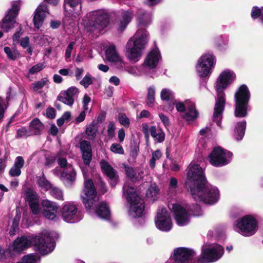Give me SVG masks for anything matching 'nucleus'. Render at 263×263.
<instances>
[{"mask_svg":"<svg viewBox=\"0 0 263 263\" xmlns=\"http://www.w3.org/2000/svg\"><path fill=\"white\" fill-rule=\"evenodd\" d=\"M185 185L193 198L197 201L213 204L219 199L218 188L208 183L203 169L199 164L193 162L188 167Z\"/></svg>","mask_w":263,"mask_h":263,"instance_id":"1","label":"nucleus"},{"mask_svg":"<svg viewBox=\"0 0 263 263\" xmlns=\"http://www.w3.org/2000/svg\"><path fill=\"white\" fill-rule=\"evenodd\" d=\"M32 245L35 250L42 255L51 253L55 248L54 239L52 233L44 230L40 235L22 236L17 237L13 242V250L21 252Z\"/></svg>","mask_w":263,"mask_h":263,"instance_id":"2","label":"nucleus"},{"mask_svg":"<svg viewBox=\"0 0 263 263\" xmlns=\"http://www.w3.org/2000/svg\"><path fill=\"white\" fill-rule=\"evenodd\" d=\"M84 185L81 197L89 213L94 212L99 218L108 219L110 216V212L107 204L106 202H101L97 205L95 204L98 198L92 181L91 179H85Z\"/></svg>","mask_w":263,"mask_h":263,"instance_id":"3","label":"nucleus"},{"mask_svg":"<svg viewBox=\"0 0 263 263\" xmlns=\"http://www.w3.org/2000/svg\"><path fill=\"white\" fill-rule=\"evenodd\" d=\"M235 78V75L233 72L226 70L220 73L216 82L215 87L217 97L214 107L213 120L219 127L221 126V120L226 102L224 90L234 81Z\"/></svg>","mask_w":263,"mask_h":263,"instance_id":"4","label":"nucleus"},{"mask_svg":"<svg viewBox=\"0 0 263 263\" xmlns=\"http://www.w3.org/2000/svg\"><path fill=\"white\" fill-rule=\"evenodd\" d=\"M149 40V34L144 28H139L126 45L125 55L132 62H138L146 48Z\"/></svg>","mask_w":263,"mask_h":263,"instance_id":"5","label":"nucleus"},{"mask_svg":"<svg viewBox=\"0 0 263 263\" xmlns=\"http://www.w3.org/2000/svg\"><path fill=\"white\" fill-rule=\"evenodd\" d=\"M109 21V15L106 11L97 10L88 13L81 23L86 32H99L108 26Z\"/></svg>","mask_w":263,"mask_h":263,"instance_id":"6","label":"nucleus"},{"mask_svg":"<svg viewBox=\"0 0 263 263\" xmlns=\"http://www.w3.org/2000/svg\"><path fill=\"white\" fill-rule=\"evenodd\" d=\"M168 207L173 211L176 223L179 226L187 224L191 216H199L202 214L200 207L197 204L175 203L169 204Z\"/></svg>","mask_w":263,"mask_h":263,"instance_id":"7","label":"nucleus"},{"mask_svg":"<svg viewBox=\"0 0 263 263\" xmlns=\"http://www.w3.org/2000/svg\"><path fill=\"white\" fill-rule=\"evenodd\" d=\"M123 196L130 204L128 211L129 216L133 218L141 217L144 211V202L138 196L135 188L126 182L123 187Z\"/></svg>","mask_w":263,"mask_h":263,"instance_id":"8","label":"nucleus"},{"mask_svg":"<svg viewBox=\"0 0 263 263\" xmlns=\"http://www.w3.org/2000/svg\"><path fill=\"white\" fill-rule=\"evenodd\" d=\"M250 92L247 86L241 85L235 94V111L236 117L243 118L247 115V106L250 99Z\"/></svg>","mask_w":263,"mask_h":263,"instance_id":"9","label":"nucleus"},{"mask_svg":"<svg viewBox=\"0 0 263 263\" xmlns=\"http://www.w3.org/2000/svg\"><path fill=\"white\" fill-rule=\"evenodd\" d=\"M234 230L240 235L249 237L253 235L258 229V222L252 215H246L236 220Z\"/></svg>","mask_w":263,"mask_h":263,"instance_id":"10","label":"nucleus"},{"mask_svg":"<svg viewBox=\"0 0 263 263\" xmlns=\"http://www.w3.org/2000/svg\"><path fill=\"white\" fill-rule=\"evenodd\" d=\"M224 249L218 244L204 245L202 247L201 254L198 258V263H210L220 259L223 255Z\"/></svg>","mask_w":263,"mask_h":263,"instance_id":"11","label":"nucleus"},{"mask_svg":"<svg viewBox=\"0 0 263 263\" xmlns=\"http://www.w3.org/2000/svg\"><path fill=\"white\" fill-rule=\"evenodd\" d=\"M174 104L177 111L180 113L181 118L186 121H192L198 117L195 104L190 100H186L184 102L175 101Z\"/></svg>","mask_w":263,"mask_h":263,"instance_id":"12","label":"nucleus"},{"mask_svg":"<svg viewBox=\"0 0 263 263\" xmlns=\"http://www.w3.org/2000/svg\"><path fill=\"white\" fill-rule=\"evenodd\" d=\"M232 153L220 147H215L208 157L210 163L215 167L229 164L232 159Z\"/></svg>","mask_w":263,"mask_h":263,"instance_id":"13","label":"nucleus"},{"mask_svg":"<svg viewBox=\"0 0 263 263\" xmlns=\"http://www.w3.org/2000/svg\"><path fill=\"white\" fill-rule=\"evenodd\" d=\"M63 152H60L57 156L58 164L64 168L61 175L60 179L67 186H71L75 181L76 173L71 165H67L65 158L62 157Z\"/></svg>","mask_w":263,"mask_h":263,"instance_id":"14","label":"nucleus"},{"mask_svg":"<svg viewBox=\"0 0 263 263\" xmlns=\"http://www.w3.org/2000/svg\"><path fill=\"white\" fill-rule=\"evenodd\" d=\"M215 63L216 60L212 54L207 53L203 55L198 60L196 66L197 74L200 78L209 76Z\"/></svg>","mask_w":263,"mask_h":263,"instance_id":"15","label":"nucleus"},{"mask_svg":"<svg viewBox=\"0 0 263 263\" xmlns=\"http://www.w3.org/2000/svg\"><path fill=\"white\" fill-rule=\"evenodd\" d=\"M20 0L12 3L11 8L7 11L5 16L0 23V27L4 31L7 32L13 27V25L16 22L15 18L20 9Z\"/></svg>","mask_w":263,"mask_h":263,"instance_id":"16","label":"nucleus"},{"mask_svg":"<svg viewBox=\"0 0 263 263\" xmlns=\"http://www.w3.org/2000/svg\"><path fill=\"white\" fill-rule=\"evenodd\" d=\"M156 227L163 232L170 231L173 226L170 214L165 208H160L155 219Z\"/></svg>","mask_w":263,"mask_h":263,"instance_id":"17","label":"nucleus"},{"mask_svg":"<svg viewBox=\"0 0 263 263\" xmlns=\"http://www.w3.org/2000/svg\"><path fill=\"white\" fill-rule=\"evenodd\" d=\"M195 255L192 249L179 247L174 250L171 258L176 263H192Z\"/></svg>","mask_w":263,"mask_h":263,"instance_id":"18","label":"nucleus"},{"mask_svg":"<svg viewBox=\"0 0 263 263\" xmlns=\"http://www.w3.org/2000/svg\"><path fill=\"white\" fill-rule=\"evenodd\" d=\"M61 216L65 221L69 223L77 222L82 218V215L78 211L76 205L71 203H66L63 205Z\"/></svg>","mask_w":263,"mask_h":263,"instance_id":"19","label":"nucleus"},{"mask_svg":"<svg viewBox=\"0 0 263 263\" xmlns=\"http://www.w3.org/2000/svg\"><path fill=\"white\" fill-rule=\"evenodd\" d=\"M105 53L106 60L113 63L117 68L122 69L125 67V63L119 55L115 45L107 46Z\"/></svg>","mask_w":263,"mask_h":263,"instance_id":"20","label":"nucleus"},{"mask_svg":"<svg viewBox=\"0 0 263 263\" xmlns=\"http://www.w3.org/2000/svg\"><path fill=\"white\" fill-rule=\"evenodd\" d=\"M41 205L43 209L42 214L46 218L53 221L58 220L59 207L55 202L46 199L42 201Z\"/></svg>","mask_w":263,"mask_h":263,"instance_id":"21","label":"nucleus"},{"mask_svg":"<svg viewBox=\"0 0 263 263\" xmlns=\"http://www.w3.org/2000/svg\"><path fill=\"white\" fill-rule=\"evenodd\" d=\"M64 7L66 15L76 18L81 11V4L80 0H65Z\"/></svg>","mask_w":263,"mask_h":263,"instance_id":"22","label":"nucleus"},{"mask_svg":"<svg viewBox=\"0 0 263 263\" xmlns=\"http://www.w3.org/2000/svg\"><path fill=\"white\" fill-rule=\"evenodd\" d=\"M100 167L102 172L108 178L110 185L114 187L117 182L118 176L116 170L104 160H102L100 162Z\"/></svg>","mask_w":263,"mask_h":263,"instance_id":"23","label":"nucleus"},{"mask_svg":"<svg viewBox=\"0 0 263 263\" xmlns=\"http://www.w3.org/2000/svg\"><path fill=\"white\" fill-rule=\"evenodd\" d=\"M161 59V56L159 50L157 47H155L148 53L144 60L143 66L153 69L156 67Z\"/></svg>","mask_w":263,"mask_h":263,"instance_id":"24","label":"nucleus"},{"mask_svg":"<svg viewBox=\"0 0 263 263\" xmlns=\"http://www.w3.org/2000/svg\"><path fill=\"white\" fill-rule=\"evenodd\" d=\"M48 13L47 6L45 5H40L36 9L33 16V24L34 27L39 29L43 25L46 14Z\"/></svg>","mask_w":263,"mask_h":263,"instance_id":"25","label":"nucleus"},{"mask_svg":"<svg viewBox=\"0 0 263 263\" xmlns=\"http://www.w3.org/2000/svg\"><path fill=\"white\" fill-rule=\"evenodd\" d=\"M80 148L83 163L85 165L89 166L92 156L91 146L89 142L83 140L80 143Z\"/></svg>","mask_w":263,"mask_h":263,"instance_id":"26","label":"nucleus"},{"mask_svg":"<svg viewBox=\"0 0 263 263\" xmlns=\"http://www.w3.org/2000/svg\"><path fill=\"white\" fill-rule=\"evenodd\" d=\"M137 21L139 27H146L152 22V15L142 9H139L137 14Z\"/></svg>","mask_w":263,"mask_h":263,"instance_id":"27","label":"nucleus"},{"mask_svg":"<svg viewBox=\"0 0 263 263\" xmlns=\"http://www.w3.org/2000/svg\"><path fill=\"white\" fill-rule=\"evenodd\" d=\"M133 17V13L130 10L124 11L122 13V17L117 23L118 30L122 31L126 27L128 24L131 21Z\"/></svg>","mask_w":263,"mask_h":263,"instance_id":"28","label":"nucleus"},{"mask_svg":"<svg viewBox=\"0 0 263 263\" xmlns=\"http://www.w3.org/2000/svg\"><path fill=\"white\" fill-rule=\"evenodd\" d=\"M25 163L24 158L22 156H17L14 160V164L9 170V174L11 177H18L21 174V168Z\"/></svg>","mask_w":263,"mask_h":263,"instance_id":"29","label":"nucleus"},{"mask_svg":"<svg viewBox=\"0 0 263 263\" xmlns=\"http://www.w3.org/2000/svg\"><path fill=\"white\" fill-rule=\"evenodd\" d=\"M124 168L127 177L132 181L136 182L142 178V171H139L127 165H124Z\"/></svg>","mask_w":263,"mask_h":263,"instance_id":"30","label":"nucleus"},{"mask_svg":"<svg viewBox=\"0 0 263 263\" xmlns=\"http://www.w3.org/2000/svg\"><path fill=\"white\" fill-rule=\"evenodd\" d=\"M49 82L47 78H44L40 80L32 83L30 85L32 90L41 93L44 87L48 88Z\"/></svg>","mask_w":263,"mask_h":263,"instance_id":"31","label":"nucleus"},{"mask_svg":"<svg viewBox=\"0 0 263 263\" xmlns=\"http://www.w3.org/2000/svg\"><path fill=\"white\" fill-rule=\"evenodd\" d=\"M44 128L43 124L38 119L33 120L29 124V130L31 135H40Z\"/></svg>","mask_w":263,"mask_h":263,"instance_id":"32","label":"nucleus"},{"mask_svg":"<svg viewBox=\"0 0 263 263\" xmlns=\"http://www.w3.org/2000/svg\"><path fill=\"white\" fill-rule=\"evenodd\" d=\"M246 128V121L243 120L237 122L235 127V137L237 140H241L245 133Z\"/></svg>","mask_w":263,"mask_h":263,"instance_id":"33","label":"nucleus"},{"mask_svg":"<svg viewBox=\"0 0 263 263\" xmlns=\"http://www.w3.org/2000/svg\"><path fill=\"white\" fill-rule=\"evenodd\" d=\"M149 132L155 141L157 142H162L165 138L164 133L160 129H157L155 126H152L149 129Z\"/></svg>","mask_w":263,"mask_h":263,"instance_id":"34","label":"nucleus"},{"mask_svg":"<svg viewBox=\"0 0 263 263\" xmlns=\"http://www.w3.org/2000/svg\"><path fill=\"white\" fill-rule=\"evenodd\" d=\"M4 50L8 59L10 60L15 61L21 57L20 52L15 48L6 46Z\"/></svg>","mask_w":263,"mask_h":263,"instance_id":"35","label":"nucleus"},{"mask_svg":"<svg viewBox=\"0 0 263 263\" xmlns=\"http://www.w3.org/2000/svg\"><path fill=\"white\" fill-rule=\"evenodd\" d=\"M155 88L154 86L148 88L146 103L148 106L152 107L154 105L155 101Z\"/></svg>","mask_w":263,"mask_h":263,"instance_id":"36","label":"nucleus"},{"mask_svg":"<svg viewBox=\"0 0 263 263\" xmlns=\"http://www.w3.org/2000/svg\"><path fill=\"white\" fill-rule=\"evenodd\" d=\"M58 100L69 106H72L73 104V100L71 98L66 91V90L62 91L58 96Z\"/></svg>","mask_w":263,"mask_h":263,"instance_id":"37","label":"nucleus"},{"mask_svg":"<svg viewBox=\"0 0 263 263\" xmlns=\"http://www.w3.org/2000/svg\"><path fill=\"white\" fill-rule=\"evenodd\" d=\"M160 97L162 100L168 101L174 98V93L170 89L163 88L161 91Z\"/></svg>","mask_w":263,"mask_h":263,"instance_id":"38","label":"nucleus"},{"mask_svg":"<svg viewBox=\"0 0 263 263\" xmlns=\"http://www.w3.org/2000/svg\"><path fill=\"white\" fill-rule=\"evenodd\" d=\"M10 97L7 96L6 99L0 97V122L2 120L4 116L5 111L8 106V102Z\"/></svg>","mask_w":263,"mask_h":263,"instance_id":"39","label":"nucleus"},{"mask_svg":"<svg viewBox=\"0 0 263 263\" xmlns=\"http://www.w3.org/2000/svg\"><path fill=\"white\" fill-rule=\"evenodd\" d=\"M49 193L53 197L60 200H64L63 192L61 189L56 186H52Z\"/></svg>","mask_w":263,"mask_h":263,"instance_id":"40","label":"nucleus"},{"mask_svg":"<svg viewBox=\"0 0 263 263\" xmlns=\"http://www.w3.org/2000/svg\"><path fill=\"white\" fill-rule=\"evenodd\" d=\"M97 127L94 123H91L87 126L86 129V133L90 139H93L96 136L97 132Z\"/></svg>","mask_w":263,"mask_h":263,"instance_id":"41","label":"nucleus"},{"mask_svg":"<svg viewBox=\"0 0 263 263\" xmlns=\"http://www.w3.org/2000/svg\"><path fill=\"white\" fill-rule=\"evenodd\" d=\"M251 15L253 19L259 17L263 23V7L260 9L257 6L253 7L252 9Z\"/></svg>","mask_w":263,"mask_h":263,"instance_id":"42","label":"nucleus"},{"mask_svg":"<svg viewBox=\"0 0 263 263\" xmlns=\"http://www.w3.org/2000/svg\"><path fill=\"white\" fill-rule=\"evenodd\" d=\"M162 156L160 150H156L152 153V157L149 160V164L152 168H154L156 165V161L159 160Z\"/></svg>","mask_w":263,"mask_h":263,"instance_id":"43","label":"nucleus"},{"mask_svg":"<svg viewBox=\"0 0 263 263\" xmlns=\"http://www.w3.org/2000/svg\"><path fill=\"white\" fill-rule=\"evenodd\" d=\"M94 79V78L89 73H87L82 80L80 81V84L85 88H87L90 85L92 84Z\"/></svg>","mask_w":263,"mask_h":263,"instance_id":"44","label":"nucleus"},{"mask_svg":"<svg viewBox=\"0 0 263 263\" xmlns=\"http://www.w3.org/2000/svg\"><path fill=\"white\" fill-rule=\"evenodd\" d=\"M38 184L40 187L47 191L50 190L52 186L50 183L44 177H40L37 180Z\"/></svg>","mask_w":263,"mask_h":263,"instance_id":"45","label":"nucleus"},{"mask_svg":"<svg viewBox=\"0 0 263 263\" xmlns=\"http://www.w3.org/2000/svg\"><path fill=\"white\" fill-rule=\"evenodd\" d=\"M159 190L155 184H152L146 191V196L151 197L154 200V198L158 194Z\"/></svg>","mask_w":263,"mask_h":263,"instance_id":"46","label":"nucleus"},{"mask_svg":"<svg viewBox=\"0 0 263 263\" xmlns=\"http://www.w3.org/2000/svg\"><path fill=\"white\" fill-rule=\"evenodd\" d=\"M119 123L125 127H128L130 124V121L125 114H119L118 117Z\"/></svg>","mask_w":263,"mask_h":263,"instance_id":"47","label":"nucleus"},{"mask_svg":"<svg viewBox=\"0 0 263 263\" xmlns=\"http://www.w3.org/2000/svg\"><path fill=\"white\" fill-rule=\"evenodd\" d=\"M66 91L69 96L71 97V98H72L73 101L76 98L78 97L80 92L79 89L75 86H71L69 87L66 90Z\"/></svg>","mask_w":263,"mask_h":263,"instance_id":"48","label":"nucleus"},{"mask_svg":"<svg viewBox=\"0 0 263 263\" xmlns=\"http://www.w3.org/2000/svg\"><path fill=\"white\" fill-rule=\"evenodd\" d=\"M31 136L29 129H27L25 127H22L17 131L16 138H26Z\"/></svg>","mask_w":263,"mask_h":263,"instance_id":"49","label":"nucleus"},{"mask_svg":"<svg viewBox=\"0 0 263 263\" xmlns=\"http://www.w3.org/2000/svg\"><path fill=\"white\" fill-rule=\"evenodd\" d=\"M45 67V65L44 63H38L30 68L29 70V72L30 74H34L40 71Z\"/></svg>","mask_w":263,"mask_h":263,"instance_id":"50","label":"nucleus"},{"mask_svg":"<svg viewBox=\"0 0 263 263\" xmlns=\"http://www.w3.org/2000/svg\"><path fill=\"white\" fill-rule=\"evenodd\" d=\"M27 200L29 204L39 201L37 194L33 192H29L27 193Z\"/></svg>","mask_w":263,"mask_h":263,"instance_id":"51","label":"nucleus"},{"mask_svg":"<svg viewBox=\"0 0 263 263\" xmlns=\"http://www.w3.org/2000/svg\"><path fill=\"white\" fill-rule=\"evenodd\" d=\"M110 151L114 153L123 154L124 149L122 146L118 143H113L110 146Z\"/></svg>","mask_w":263,"mask_h":263,"instance_id":"52","label":"nucleus"},{"mask_svg":"<svg viewBox=\"0 0 263 263\" xmlns=\"http://www.w3.org/2000/svg\"><path fill=\"white\" fill-rule=\"evenodd\" d=\"M37 261L36 257L33 254H28L25 255L22 258L21 263H36Z\"/></svg>","mask_w":263,"mask_h":263,"instance_id":"53","label":"nucleus"},{"mask_svg":"<svg viewBox=\"0 0 263 263\" xmlns=\"http://www.w3.org/2000/svg\"><path fill=\"white\" fill-rule=\"evenodd\" d=\"M116 127L115 123L113 122H110L107 126V133L109 138H112L115 135V130Z\"/></svg>","mask_w":263,"mask_h":263,"instance_id":"54","label":"nucleus"},{"mask_svg":"<svg viewBox=\"0 0 263 263\" xmlns=\"http://www.w3.org/2000/svg\"><path fill=\"white\" fill-rule=\"evenodd\" d=\"M31 211L33 214L37 215L40 212L39 201L29 204Z\"/></svg>","mask_w":263,"mask_h":263,"instance_id":"55","label":"nucleus"},{"mask_svg":"<svg viewBox=\"0 0 263 263\" xmlns=\"http://www.w3.org/2000/svg\"><path fill=\"white\" fill-rule=\"evenodd\" d=\"M74 45V42H71L69 43V44L67 47V48L65 51V57L66 59H68L70 58L71 51L73 48V46Z\"/></svg>","mask_w":263,"mask_h":263,"instance_id":"56","label":"nucleus"},{"mask_svg":"<svg viewBox=\"0 0 263 263\" xmlns=\"http://www.w3.org/2000/svg\"><path fill=\"white\" fill-rule=\"evenodd\" d=\"M177 185L178 181L177 179L174 177L171 178L168 186L169 190H172L173 191H175L177 187Z\"/></svg>","mask_w":263,"mask_h":263,"instance_id":"57","label":"nucleus"},{"mask_svg":"<svg viewBox=\"0 0 263 263\" xmlns=\"http://www.w3.org/2000/svg\"><path fill=\"white\" fill-rule=\"evenodd\" d=\"M91 101L90 98L87 95H85L83 99V106L84 110H88V104Z\"/></svg>","mask_w":263,"mask_h":263,"instance_id":"58","label":"nucleus"},{"mask_svg":"<svg viewBox=\"0 0 263 263\" xmlns=\"http://www.w3.org/2000/svg\"><path fill=\"white\" fill-rule=\"evenodd\" d=\"M46 116L50 119H53L55 117V110L53 107H48L46 111Z\"/></svg>","mask_w":263,"mask_h":263,"instance_id":"59","label":"nucleus"},{"mask_svg":"<svg viewBox=\"0 0 263 263\" xmlns=\"http://www.w3.org/2000/svg\"><path fill=\"white\" fill-rule=\"evenodd\" d=\"M159 118L165 126H167L170 124V120L168 118L163 114H159Z\"/></svg>","mask_w":263,"mask_h":263,"instance_id":"60","label":"nucleus"},{"mask_svg":"<svg viewBox=\"0 0 263 263\" xmlns=\"http://www.w3.org/2000/svg\"><path fill=\"white\" fill-rule=\"evenodd\" d=\"M86 110H84V111H82L79 115L76 118V123H79L83 121L86 117Z\"/></svg>","mask_w":263,"mask_h":263,"instance_id":"61","label":"nucleus"},{"mask_svg":"<svg viewBox=\"0 0 263 263\" xmlns=\"http://www.w3.org/2000/svg\"><path fill=\"white\" fill-rule=\"evenodd\" d=\"M84 69L82 68H77L75 71V77L77 80H80L82 76Z\"/></svg>","mask_w":263,"mask_h":263,"instance_id":"62","label":"nucleus"},{"mask_svg":"<svg viewBox=\"0 0 263 263\" xmlns=\"http://www.w3.org/2000/svg\"><path fill=\"white\" fill-rule=\"evenodd\" d=\"M114 88L111 86H109L105 88L104 90V94L107 97H111L113 95Z\"/></svg>","mask_w":263,"mask_h":263,"instance_id":"63","label":"nucleus"},{"mask_svg":"<svg viewBox=\"0 0 263 263\" xmlns=\"http://www.w3.org/2000/svg\"><path fill=\"white\" fill-rule=\"evenodd\" d=\"M125 136V134L124 129H120L118 133V137L119 138V141L120 143H122L124 141Z\"/></svg>","mask_w":263,"mask_h":263,"instance_id":"64","label":"nucleus"}]
</instances>
